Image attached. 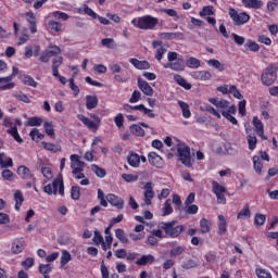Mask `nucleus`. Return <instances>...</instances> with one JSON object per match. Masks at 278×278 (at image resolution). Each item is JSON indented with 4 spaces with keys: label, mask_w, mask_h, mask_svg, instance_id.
Masks as SVG:
<instances>
[{
    "label": "nucleus",
    "mask_w": 278,
    "mask_h": 278,
    "mask_svg": "<svg viewBox=\"0 0 278 278\" xmlns=\"http://www.w3.org/2000/svg\"><path fill=\"white\" fill-rule=\"evenodd\" d=\"M177 157L178 162L182 164L186 168H193L194 157H192V152H190V146L186 143L177 144Z\"/></svg>",
    "instance_id": "f257e3e1"
},
{
    "label": "nucleus",
    "mask_w": 278,
    "mask_h": 278,
    "mask_svg": "<svg viewBox=\"0 0 278 278\" xmlns=\"http://www.w3.org/2000/svg\"><path fill=\"white\" fill-rule=\"evenodd\" d=\"M131 25H134V27H137V29L153 30L155 29V27H157V25H160V18L152 15H143L138 18H132Z\"/></svg>",
    "instance_id": "f03ea898"
},
{
    "label": "nucleus",
    "mask_w": 278,
    "mask_h": 278,
    "mask_svg": "<svg viewBox=\"0 0 278 278\" xmlns=\"http://www.w3.org/2000/svg\"><path fill=\"white\" fill-rule=\"evenodd\" d=\"M72 168V174L74 175L75 179H86V174H84V168H86V162L81 161V156L78 154H72L70 156Z\"/></svg>",
    "instance_id": "7ed1b4c3"
},
{
    "label": "nucleus",
    "mask_w": 278,
    "mask_h": 278,
    "mask_svg": "<svg viewBox=\"0 0 278 278\" xmlns=\"http://www.w3.org/2000/svg\"><path fill=\"white\" fill-rule=\"evenodd\" d=\"M177 225V220H172V222H162L159 227L163 231H165L166 236L169 238H179L181 236V232L186 229L184 225Z\"/></svg>",
    "instance_id": "20e7f679"
},
{
    "label": "nucleus",
    "mask_w": 278,
    "mask_h": 278,
    "mask_svg": "<svg viewBox=\"0 0 278 278\" xmlns=\"http://www.w3.org/2000/svg\"><path fill=\"white\" fill-rule=\"evenodd\" d=\"M228 15L230 16L233 25L240 27L241 25H247L249 21H251V15L247 12H238V10L233 8H229Z\"/></svg>",
    "instance_id": "39448f33"
},
{
    "label": "nucleus",
    "mask_w": 278,
    "mask_h": 278,
    "mask_svg": "<svg viewBox=\"0 0 278 278\" xmlns=\"http://www.w3.org/2000/svg\"><path fill=\"white\" fill-rule=\"evenodd\" d=\"M261 81L263 86H273L277 81V67L273 64L268 65L261 75Z\"/></svg>",
    "instance_id": "423d86ee"
},
{
    "label": "nucleus",
    "mask_w": 278,
    "mask_h": 278,
    "mask_svg": "<svg viewBox=\"0 0 278 278\" xmlns=\"http://www.w3.org/2000/svg\"><path fill=\"white\" fill-rule=\"evenodd\" d=\"M16 174L18 175L20 179H23V181H27V188H31V186L36 184V176L34 175L31 169H29V167L25 165H20L17 167Z\"/></svg>",
    "instance_id": "0eeeda50"
},
{
    "label": "nucleus",
    "mask_w": 278,
    "mask_h": 278,
    "mask_svg": "<svg viewBox=\"0 0 278 278\" xmlns=\"http://www.w3.org/2000/svg\"><path fill=\"white\" fill-rule=\"evenodd\" d=\"M211 184L212 192L216 195L217 203H219V205H227V198L225 197V194H227V188L216 180H213Z\"/></svg>",
    "instance_id": "6e6552de"
},
{
    "label": "nucleus",
    "mask_w": 278,
    "mask_h": 278,
    "mask_svg": "<svg viewBox=\"0 0 278 278\" xmlns=\"http://www.w3.org/2000/svg\"><path fill=\"white\" fill-rule=\"evenodd\" d=\"M78 121H81L83 125L87 127L88 129H91L93 131H97L99 127H101V118L99 116L93 115V121L86 117L84 114L77 115Z\"/></svg>",
    "instance_id": "1a4fd4ad"
},
{
    "label": "nucleus",
    "mask_w": 278,
    "mask_h": 278,
    "mask_svg": "<svg viewBox=\"0 0 278 278\" xmlns=\"http://www.w3.org/2000/svg\"><path fill=\"white\" fill-rule=\"evenodd\" d=\"M112 75H114L115 81L117 84H125L127 81V78H125V72L123 71V67L118 63H114L109 66Z\"/></svg>",
    "instance_id": "9d476101"
},
{
    "label": "nucleus",
    "mask_w": 278,
    "mask_h": 278,
    "mask_svg": "<svg viewBox=\"0 0 278 278\" xmlns=\"http://www.w3.org/2000/svg\"><path fill=\"white\" fill-rule=\"evenodd\" d=\"M143 190L144 205H151L153 203V198L155 197V191H153V182H147Z\"/></svg>",
    "instance_id": "9b49d317"
},
{
    "label": "nucleus",
    "mask_w": 278,
    "mask_h": 278,
    "mask_svg": "<svg viewBox=\"0 0 278 278\" xmlns=\"http://www.w3.org/2000/svg\"><path fill=\"white\" fill-rule=\"evenodd\" d=\"M148 162L155 168H164V159L156 152H150L148 154Z\"/></svg>",
    "instance_id": "f8f14e48"
},
{
    "label": "nucleus",
    "mask_w": 278,
    "mask_h": 278,
    "mask_svg": "<svg viewBox=\"0 0 278 278\" xmlns=\"http://www.w3.org/2000/svg\"><path fill=\"white\" fill-rule=\"evenodd\" d=\"M137 86L141 92L146 94V97H153V87L147 83V80L141 77L137 78Z\"/></svg>",
    "instance_id": "ddd939ff"
},
{
    "label": "nucleus",
    "mask_w": 278,
    "mask_h": 278,
    "mask_svg": "<svg viewBox=\"0 0 278 278\" xmlns=\"http://www.w3.org/2000/svg\"><path fill=\"white\" fill-rule=\"evenodd\" d=\"M106 200L113 207H116V210H123V207H125V201L114 193H109Z\"/></svg>",
    "instance_id": "4468645a"
},
{
    "label": "nucleus",
    "mask_w": 278,
    "mask_h": 278,
    "mask_svg": "<svg viewBox=\"0 0 278 278\" xmlns=\"http://www.w3.org/2000/svg\"><path fill=\"white\" fill-rule=\"evenodd\" d=\"M164 68H170V71L181 73V71H186V61L184 59H177L176 62L166 63Z\"/></svg>",
    "instance_id": "2eb2a0df"
},
{
    "label": "nucleus",
    "mask_w": 278,
    "mask_h": 278,
    "mask_svg": "<svg viewBox=\"0 0 278 278\" xmlns=\"http://www.w3.org/2000/svg\"><path fill=\"white\" fill-rule=\"evenodd\" d=\"M26 21L29 25L30 34H38V25L36 23V14L34 12H26L25 13Z\"/></svg>",
    "instance_id": "dca6fc26"
},
{
    "label": "nucleus",
    "mask_w": 278,
    "mask_h": 278,
    "mask_svg": "<svg viewBox=\"0 0 278 278\" xmlns=\"http://www.w3.org/2000/svg\"><path fill=\"white\" fill-rule=\"evenodd\" d=\"M236 112H238V109L236 108V105H231L228 108L227 111H222V116L228 119L229 123H231L232 125H238V119L233 117V115H231V114H236Z\"/></svg>",
    "instance_id": "f3484780"
},
{
    "label": "nucleus",
    "mask_w": 278,
    "mask_h": 278,
    "mask_svg": "<svg viewBox=\"0 0 278 278\" xmlns=\"http://www.w3.org/2000/svg\"><path fill=\"white\" fill-rule=\"evenodd\" d=\"M191 77L198 81H210L212 73L210 71H195L191 73Z\"/></svg>",
    "instance_id": "a211bd4d"
},
{
    "label": "nucleus",
    "mask_w": 278,
    "mask_h": 278,
    "mask_svg": "<svg viewBox=\"0 0 278 278\" xmlns=\"http://www.w3.org/2000/svg\"><path fill=\"white\" fill-rule=\"evenodd\" d=\"M208 101L212 103V105H215L217 110H229V101L225 99H219V98H210Z\"/></svg>",
    "instance_id": "6ab92c4d"
},
{
    "label": "nucleus",
    "mask_w": 278,
    "mask_h": 278,
    "mask_svg": "<svg viewBox=\"0 0 278 278\" xmlns=\"http://www.w3.org/2000/svg\"><path fill=\"white\" fill-rule=\"evenodd\" d=\"M129 62L138 71H149V68H151V63H149V61H140L138 59H129Z\"/></svg>",
    "instance_id": "aec40b11"
},
{
    "label": "nucleus",
    "mask_w": 278,
    "mask_h": 278,
    "mask_svg": "<svg viewBox=\"0 0 278 278\" xmlns=\"http://www.w3.org/2000/svg\"><path fill=\"white\" fill-rule=\"evenodd\" d=\"M161 40H184V34L182 33H161L159 35Z\"/></svg>",
    "instance_id": "412c9836"
},
{
    "label": "nucleus",
    "mask_w": 278,
    "mask_h": 278,
    "mask_svg": "<svg viewBox=\"0 0 278 278\" xmlns=\"http://www.w3.org/2000/svg\"><path fill=\"white\" fill-rule=\"evenodd\" d=\"M244 8L252 10H262L264 8V1L262 0H242Z\"/></svg>",
    "instance_id": "4be33fe9"
},
{
    "label": "nucleus",
    "mask_w": 278,
    "mask_h": 278,
    "mask_svg": "<svg viewBox=\"0 0 278 278\" xmlns=\"http://www.w3.org/2000/svg\"><path fill=\"white\" fill-rule=\"evenodd\" d=\"M252 123H253V126L256 129L257 136H260V138H262L263 140H266V137L264 136V124L262 123L260 117L254 116L253 119H252Z\"/></svg>",
    "instance_id": "5701e85b"
},
{
    "label": "nucleus",
    "mask_w": 278,
    "mask_h": 278,
    "mask_svg": "<svg viewBox=\"0 0 278 278\" xmlns=\"http://www.w3.org/2000/svg\"><path fill=\"white\" fill-rule=\"evenodd\" d=\"M218 236H225V233H227V218L224 217V215H218Z\"/></svg>",
    "instance_id": "b1692460"
},
{
    "label": "nucleus",
    "mask_w": 278,
    "mask_h": 278,
    "mask_svg": "<svg viewBox=\"0 0 278 278\" xmlns=\"http://www.w3.org/2000/svg\"><path fill=\"white\" fill-rule=\"evenodd\" d=\"M174 80L176 81V84H178V86H181V88H184L185 90H192V85L189 84L186 80V78H184L181 75L175 74Z\"/></svg>",
    "instance_id": "393cba45"
},
{
    "label": "nucleus",
    "mask_w": 278,
    "mask_h": 278,
    "mask_svg": "<svg viewBox=\"0 0 278 278\" xmlns=\"http://www.w3.org/2000/svg\"><path fill=\"white\" fill-rule=\"evenodd\" d=\"M41 147L46 151H50V153H59V151H62V147L60 144L42 141Z\"/></svg>",
    "instance_id": "a878e982"
},
{
    "label": "nucleus",
    "mask_w": 278,
    "mask_h": 278,
    "mask_svg": "<svg viewBox=\"0 0 278 278\" xmlns=\"http://www.w3.org/2000/svg\"><path fill=\"white\" fill-rule=\"evenodd\" d=\"M21 81L24 86H30V88H38V81L34 79V77L24 74L21 76Z\"/></svg>",
    "instance_id": "bb28decb"
},
{
    "label": "nucleus",
    "mask_w": 278,
    "mask_h": 278,
    "mask_svg": "<svg viewBox=\"0 0 278 278\" xmlns=\"http://www.w3.org/2000/svg\"><path fill=\"white\" fill-rule=\"evenodd\" d=\"M12 166H14L12 157L5 159V153H0V168H12Z\"/></svg>",
    "instance_id": "cd10ccee"
},
{
    "label": "nucleus",
    "mask_w": 278,
    "mask_h": 278,
    "mask_svg": "<svg viewBox=\"0 0 278 278\" xmlns=\"http://www.w3.org/2000/svg\"><path fill=\"white\" fill-rule=\"evenodd\" d=\"M99 105V98L97 96H86L87 110H94Z\"/></svg>",
    "instance_id": "c85d7f7f"
},
{
    "label": "nucleus",
    "mask_w": 278,
    "mask_h": 278,
    "mask_svg": "<svg viewBox=\"0 0 278 278\" xmlns=\"http://www.w3.org/2000/svg\"><path fill=\"white\" fill-rule=\"evenodd\" d=\"M12 81V76H7L4 78H0V84H5L0 86V90H12L16 85Z\"/></svg>",
    "instance_id": "c756f323"
},
{
    "label": "nucleus",
    "mask_w": 278,
    "mask_h": 278,
    "mask_svg": "<svg viewBox=\"0 0 278 278\" xmlns=\"http://www.w3.org/2000/svg\"><path fill=\"white\" fill-rule=\"evenodd\" d=\"M206 64L207 66H212L213 68H216V71H219V73H223L225 68H227L225 64L220 63V61L216 59H211L206 61Z\"/></svg>",
    "instance_id": "7c9ffc66"
},
{
    "label": "nucleus",
    "mask_w": 278,
    "mask_h": 278,
    "mask_svg": "<svg viewBox=\"0 0 278 278\" xmlns=\"http://www.w3.org/2000/svg\"><path fill=\"white\" fill-rule=\"evenodd\" d=\"M200 231L201 233H210L212 231V222L207 218H202L200 220Z\"/></svg>",
    "instance_id": "2f4dec72"
},
{
    "label": "nucleus",
    "mask_w": 278,
    "mask_h": 278,
    "mask_svg": "<svg viewBox=\"0 0 278 278\" xmlns=\"http://www.w3.org/2000/svg\"><path fill=\"white\" fill-rule=\"evenodd\" d=\"M14 201H15V210L16 212H20L23 205V201H25V198L23 197V192H21V190L15 191Z\"/></svg>",
    "instance_id": "473e14b6"
},
{
    "label": "nucleus",
    "mask_w": 278,
    "mask_h": 278,
    "mask_svg": "<svg viewBox=\"0 0 278 278\" xmlns=\"http://www.w3.org/2000/svg\"><path fill=\"white\" fill-rule=\"evenodd\" d=\"M155 262V258L153 255H143L139 260H137L136 264L137 266H147V264H153Z\"/></svg>",
    "instance_id": "72a5a7b5"
},
{
    "label": "nucleus",
    "mask_w": 278,
    "mask_h": 278,
    "mask_svg": "<svg viewBox=\"0 0 278 278\" xmlns=\"http://www.w3.org/2000/svg\"><path fill=\"white\" fill-rule=\"evenodd\" d=\"M178 105L182 112L184 118H190V116H192V113L190 112V105H188V103L178 100Z\"/></svg>",
    "instance_id": "f704fd0d"
},
{
    "label": "nucleus",
    "mask_w": 278,
    "mask_h": 278,
    "mask_svg": "<svg viewBox=\"0 0 278 278\" xmlns=\"http://www.w3.org/2000/svg\"><path fill=\"white\" fill-rule=\"evenodd\" d=\"M127 162H128L129 166H132V168H138V166H140V155H138L136 153H131L127 157Z\"/></svg>",
    "instance_id": "c9c22d12"
},
{
    "label": "nucleus",
    "mask_w": 278,
    "mask_h": 278,
    "mask_svg": "<svg viewBox=\"0 0 278 278\" xmlns=\"http://www.w3.org/2000/svg\"><path fill=\"white\" fill-rule=\"evenodd\" d=\"M43 129L47 136H49L50 138H55V128L53 126V122H45Z\"/></svg>",
    "instance_id": "e433bc0d"
},
{
    "label": "nucleus",
    "mask_w": 278,
    "mask_h": 278,
    "mask_svg": "<svg viewBox=\"0 0 278 278\" xmlns=\"http://www.w3.org/2000/svg\"><path fill=\"white\" fill-rule=\"evenodd\" d=\"M129 129L130 134H132L134 136H139L140 138H142L146 135L141 125L132 124L130 125Z\"/></svg>",
    "instance_id": "4c0bfd02"
},
{
    "label": "nucleus",
    "mask_w": 278,
    "mask_h": 278,
    "mask_svg": "<svg viewBox=\"0 0 278 278\" xmlns=\"http://www.w3.org/2000/svg\"><path fill=\"white\" fill-rule=\"evenodd\" d=\"M7 134H10V136H12V138L20 144L23 143V138L18 134V128L16 126H13L10 129H8Z\"/></svg>",
    "instance_id": "58836bf2"
},
{
    "label": "nucleus",
    "mask_w": 278,
    "mask_h": 278,
    "mask_svg": "<svg viewBox=\"0 0 278 278\" xmlns=\"http://www.w3.org/2000/svg\"><path fill=\"white\" fill-rule=\"evenodd\" d=\"M1 177L4 181H15L16 175L11 169H3L1 172Z\"/></svg>",
    "instance_id": "ea45409f"
},
{
    "label": "nucleus",
    "mask_w": 278,
    "mask_h": 278,
    "mask_svg": "<svg viewBox=\"0 0 278 278\" xmlns=\"http://www.w3.org/2000/svg\"><path fill=\"white\" fill-rule=\"evenodd\" d=\"M29 136L34 142H40L45 138V135L38 128H33Z\"/></svg>",
    "instance_id": "a19ab883"
},
{
    "label": "nucleus",
    "mask_w": 278,
    "mask_h": 278,
    "mask_svg": "<svg viewBox=\"0 0 278 278\" xmlns=\"http://www.w3.org/2000/svg\"><path fill=\"white\" fill-rule=\"evenodd\" d=\"M244 218H251V208L249 204H247L238 214L237 219L242 220Z\"/></svg>",
    "instance_id": "79ce46f5"
},
{
    "label": "nucleus",
    "mask_w": 278,
    "mask_h": 278,
    "mask_svg": "<svg viewBox=\"0 0 278 278\" xmlns=\"http://www.w3.org/2000/svg\"><path fill=\"white\" fill-rule=\"evenodd\" d=\"M91 170L92 173H94V175H97V177H99L100 179H103V177H105V175H108V172L105 170V168L100 167L97 164H92L91 165Z\"/></svg>",
    "instance_id": "37998d69"
},
{
    "label": "nucleus",
    "mask_w": 278,
    "mask_h": 278,
    "mask_svg": "<svg viewBox=\"0 0 278 278\" xmlns=\"http://www.w3.org/2000/svg\"><path fill=\"white\" fill-rule=\"evenodd\" d=\"M71 260H73L71 252L63 250L62 255H61V261H60L61 268H64V266H66V264H68V262H71Z\"/></svg>",
    "instance_id": "c03bdc74"
},
{
    "label": "nucleus",
    "mask_w": 278,
    "mask_h": 278,
    "mask_svg": "<svg viewBox=\"0 0 278 278\" xmlns=\"http://www.w3.org/2000/svg\"><path fill=\"white\" fill-rule=\"evenodd\" d=\"M186 66H188V68H200L201 67V61L197 58L190 56L186 61Z\"/></svg>",
    "instance_id": "a18cd8bd"
},
{
    "label": "nucleus",
    "mask_w": 278,
    "mask_h": 278,
    "mask_svg": "<svg viewBox=\"0 0 278 278\" xmlns=\"http://www.w3.org/2000/svg\"><path fill=\"white\" fill-rule=\"evenodd\" d=\"M253 168L257 175H261L262 168H264V164H262V160L257 155L253 156Z\"/></svg>",
    "instance_id": "49530a36"
},
{
    "label": "nucleus",
    "mask_w": 278,
    "mask_h": 278,
    "mask_svg": "<svg viewBox=\"0 0 278 278\" xmlns=\"http://www.w3.org/2000/svg\"><path fill=\"white\" fill-rule=\"evenodd\" d=\"M244 47L248 51H252L253 53L260 51V45L251 39L245 42Z\"/></svg>",
    "instance_id": "de8ad7c7"
},
{
    "label": "nucleus",
    "mask_w": 278,
    "mask_h": 278,
    "mask_svg": "<svg viewBox=\"0 0 278 278\" xmlns=\"http://www.w3.org/2000/svg\"><path fill=\"white\" fill-rule=\"evenodd\" d=\"M80 197H81V188H79V186H72L71 199H73V201H79Z\"/></svg>",
    "instance_id": "09e8293b"
},
{
    "label": "nucleus",
    "mask_w": 278,
    "mask_h": 278,
    "mask_svg": "<svg viewBox=\"0 0 278 278\" xmlns=\"http://www.w3.org/2000/svg\"><path fill=\"white\" fill-rule=\"evenodd\" d=\"M28 127H40L42 125V117L34 116L27 121Z\"/></svg>",
    "instance_id": "8fccbe9b"
},
{
    "label": "nucleus",
    "mask_w": 278,
    "mask_h": 278,
    "mask_svg": "<svg viewBox=\"0 0 278 278\" xmlns=\"http://www.w3.org/2000/svg\"><path fill=\"white\" fill-rule=\"evenodd\" d=\"M256 273V277L258 278H273V274H270V271L262 268V267H257L255 269Z\"/></svg>",
    "instance_id": "3c124183"
},
{
    "label": "nucleus",
    "mask_w": 278,
    "mask_h": 278,
    "mask_svg": "<svg viewBox=\"0 0 278 278\" xmlns=\"http://www.w3.org/2000/svg\"><path fill=\"white\" fill-rule=\"evenodd\" d=\"M264 223H266V215L256 213L254 216V225L256 227H262V225H264Z\"/></svg>",
    "instance_id": "603ef678"
},
{
    "label": "nucleus",
    "mask_w": 278,
    "mask_h": 278,
    "mask_svg": "<svg viewBox=\"0 0 278 278\" xmlns=\"http://www.w3.org/2000/svg\"><path fill=\"white\" fill-rule=\"evenodd\" d=\"M115 238L122 242V244H127V236H125V230L118 228L115 230Z\"/></svg>",
    "instance_id": "864d4df0"
},
{
    "label": "nucleus",
    "mask_w": 278,
    "mask_h": 278,
    "mask_svg": "<svg viewBox=\"0 0 278 278\" xmlns=\"http://www.w3.org/2000/svg\"><path fill=\"white\" fill-rule=\"evenodd\" d=\"M173 203L175 205L176 211L181 212V210H184V204L181 202V197H179V194L173 195Z\"/></svg>",
    "instance_id": "5fc2aeb1"
},
{
    "label": "nucleus",
    "mask_w": 278,
    "mask_h": 278,
    "mask_svg": "<svg viewBox=\"0 0 278 278\" xmlns=\"http://www.w3.org/2000/svg\"><path fill=\"white\" fill-rule=\"evenodd\" d=\"M48 27L51 29V31H55L56 34L62 31V23L56 21H50L48 23Z\"/></svg>",
    "instance_id": "6e6d98bb"
},
{
    "label": "nucleus",
    "mask_w": 278,
    "mask_h": 278,
    "mask_svg": "<svg viewBox=\"0 0 278 278\" xmlns=\"http://www.w3.org/2000/svg\"><path fill=\"white\" fill-rule=\"evenodd\" d=\"M248 144L250 151H254L255 147H257V137L254 134L248 136Z\"/></svg>",
    "instance_id": "4d7b16f0"
},
{
    "label": "nucleus",
    "mask_w": 278,
    "mask_h": 278,
    "mask_svg": "<svg viewBox=\"0 0 278 278\" xmlns=\"http://www.w3.org/2000/svg\"><path fill=\"white\" fill-rule=\"evenodd\" d=\"M114 123L117 128L123 129V127L125 126V117L123 116V113H118L114 117Z\"/></svg>",
    "instance_id": "13d9d810"
},
{
    "label": "nucleus",
    "mask_w": 278,
    "mask_h": 278,
    "mask_svg": "<svg viewBox=\"0 0 278 278\" xmlns=\"http://www.w3.org/2000/svg\"><path fill=\"white\" fill-rule=\"evenodd\" d=\"M102 47H106V49H115L116 43L114 42L113 38H104L101 40Z\"/></svg>",
    "instance_id": "bf43d9fd"
},
{
    "label": "nucleus",
    "mask_w": 278,
    "mask_h": 278,
    "mask_svg": "<svg viewBox=\"0 0 278 278\" xmlns=\"http://www.w3.org/2000/svg\"><path fill=\"white\" fill-rule=\"evenodd\" d=\"M185 213L189 215L199 214V206L197 204H189L185 206Z\"/></svg>",
    "instance_id": "052dcab7"
},
{
    "label": "nucleus",
    "mask_w": 278,
    "mask_h": 278,
    "mask_svg": "<svg viewBox=\"0 0 278 278\" xmlns=\"http://www.w3.org/2000/svg\"><path fill=\"white\" fill-rule=\"evenodd\" d=\"M170 214H173V206L170 200H166L163 206V216H170Z\"/></svg>",
    "instance_id": "680f3d73"
},
{
    "label": "nucleus",
    "mask_w": 278,
    "mask_h": 278,
    "mask_svg": "<svg viewBox=\"0 0 278 278\" xmlns=\"http://www.w3.org/2000/svg\"><path fill=\"white\" fill-rule=\"evenodd\" d=\"M93 244H105V241L103 240V235L99 230L94 231L93 235Z\"/></svg>",
    "instance_id": "e2e57ef3"
},
{
    "label": "nucleus",
    "mask_w": 278,
    "mask_h": 278,
    "mask_svg": "<svg viewBox=\"0 0 278 278\" xmlns=\"http://www.w3.org/2000/svg\"><path fill=\"white\" fill-rule=\"evenodd\" d=\"M53 270V267L50 264H40L39 265V273L41 275H49Z\"/></svg>",
    "instance_id": "0e129e2a"
},
{
    "label": "nucleus",
    "mask_w": 278,
    "mask_h": 278,
    "mask_svg": "<svg viewBox=\"0 0 278 278\" xmlns=\"http://www.w3.org/2000/svg\"><path fill=\"white\" fill-rule=\"evenodd\" d=\"M229 92L235 97V99H239V100L243 99L242 93L240 92V89L235 85L230 86Z\"/></svg>",
    "instance_id": "69168bd1"
},
{
    "label": "nucleus",
    "mask_w": 278,
    "mask_h": 278,
    "mask_svg": "<svg viewBox=\"0 0 278 278\" xmlns=\"http://www.w3.org/2000/svg\"><path fill=\"white\" fill-rule=\"evenodd\" d=\"M141 97H142V93L139 90H134V92L131 93V97L129 98V103H138Z\"/></svg>",
    "instance_id": "338daca9"
},
{
    "label": "nucleus",
    "mask_w": 278,
    "mask_h": 278,
    "mask_svg": "<svg viewBox=\"0 0 278 278\" xmlns=\"http://www.w3.org/2000/svg\"><path fill=\"white\" fill-rule=\"evenodd\" d=\"M41 174L46 179H53V172L51 170V167H41Z\"/></svg>",
    "instance_id": "774afa93"
}]
</instances>
